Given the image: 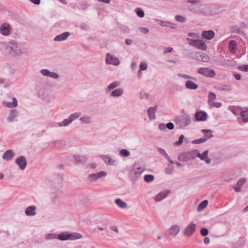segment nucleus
<instances>
[{
  "label": "nucleus",
  "instance_id": "f257e3e1",
  "mask_svg": "<svg viewBox=\"0 0 248 248\" xmlns=\"http://www.w3.org/2000/svg\"><path fill=\"white\" fill-rule=\"evenodd\" d=\"M186 2L189 4L187 6L188 10L192 13L200 16H208L214 14L211 5L201 3L200 0H187Z\"/></svg>",
  "mask_w": 248,
  "mask_h": 248
},
{
  "label": "nucleus",
  "instance_id": "f03ea898",
  "mask_svg": "<svg viewBox=\"0 0 248 248\" xmlns=\"http://www.w3.org/2000/svg\"><path fill=\"white\" fill-rule=\"evenodd\" d=\"M1 46L7 55L15 56L20 55L23 53L20 46L16 41H12L6 43H2Z\"/></svg>",
  "mask_w": 248,
  "mask_h": 248
},
{
  "label": "nucleus",
  "instance_id": "7ed1b4c3",
  "mask_svg": "<svg viewBox=\"0 0 248 248\" xmlns=\"http://www.w3.org/2000/svg\"><path fill=\"white\" fill-rule=\"evenodd\" d=\"M58 239L61 241L75 240L82 238V235L77 232H62L58 234Z\"/></svg>",
  "mask_w": 248,
  "mask_h": 248
},
{
  "label": "nucleus",
  "instance_id": "20e7f679",
  "mask_svg": "<svg viewBox=\"0 0 248 248\" xmlns=\"http://www.w3.org/2000/svg\"><path fill=\"white\" fill-rule=\"evenodd\" d=\"M191 122L190 116L186 114H184L178 117L175 120L176 124L178 125L180 128H183L189 125Z\"/></svg>",
  "mask_w": 248,
  "mask_h": 248
},
{
  "label": "nucleus",
  "instance_id": "39448f33",
  "mask_svg": "<svg viewBox=\"0 0 248 248\" xmlns=\"http://www.w3.org/2000/svg\"><path fill=\"white\" fill-rule=\"evenodd\" d=\"M187 40L189 41V44L190 46L197 47L202 50H206L207 49V46L204 42L199 39H192L187 38Z\"/></svg>",
  "mask_w": 248,
  "mask_h": 248
},
{
  "label": "nucleus",
  "instance_id": "423d86ee",
  "mask_svg": "<svg viewBox=\"0 0 248 248\" xmlns=\"http://www.w3.org/2000/svg\"><path fill=\"white\" fill-rule=\"evenodd\" d=\"M198 73L205 77L214 78L216 76V72L214 70L207 67H201L198 69Z\"/></svg>",
  "mask_w": 248,
  "mask_h": 248
},
{
  "label": "nucleus",
  "instance_id": "0eeeda50",
  "mask_svg": "<svg viewBox=\"0 0 248 248\" xmlns=\"http://www.w3.org/2000/svg\"><path fill=\"white\" fill-rule=\"evenodd\" d=\"M107 174V172L104 171H101L97 173H92L88 176L87 180L90 182H95L98 179L106 176Z\"/></svg>",
  "mask_w": 248,
  "mask_h": 248
},
{
  "label": "nucleus",
  "instance_id": "6e6552de",
  "mask_svg": "<svg viewBox=\"0 0 248 248\" xmlns=\"http://www.w3.org/2000/svg\"><path fill=\"white\" fill-rule=\"evenodd\" d=\"M16 163L21 170H24L26 167L27 161L24 156L21 155L16 159Z\"/></svg>",
  "mask_w": 248,
  "mask_h": 248
},
{
  "label": "nucleus",
  "instance_id": "1a4fd4ad",
  "mask_svg": "<svg viewBox=\"0 0 248 248\" xmlns=\"http://www.w3.org/2000/svg\"><path fill=\"white\" fill-rule=\"evenodd\" d=\"M106 62L108 64H112L115 66H117L120 63V61L117 58L113 57L109 53L107 54Z\"/></svg>",
  "mask_w": 248,
  "mask_h": 248
},
{
  "label": "nucleus",
  "instance_id": "9d476101",
  "mask_svg": "<svg viewBox=\"0 0 248 248\" xmlns=\"http://www.w3.org/2000/svg\"><path fill=\"white\" fill-rule=\"evenodd\" d=\"M196 230V224L192 222L187 225L184 231V234L186 236L191 235Z\"/></svg>",
  "mask_w": 248,
  "mask_h": 248
},
{
  "label": "nucleus",
  "instance_id": "9b49d317",
  "mask_svg": "<svg viewBox=\"0 0 248 248\" xmlns=\"http://www.w3.org/2000/svg\"><path fill=\"white\" fill-rule=\"evenodd\" d=\"M195 118L197 121H206L207 118V114L202 110L196 111L195 113Z\"/></svg>",
  "mask_w": 248,
  "mask_h": 248
},
{
  "label": "nucleus",
  "instance_id": "f8f14e48",
  "mask_svg": "<svg viewBox=\"0 0 248 248\" xmlns=\"http://www.w3.org/2000/svg\"><path fill=\"white\" fill-rule=\"evenodd\" d=\"M40 72L43 75L45 76L52 78L55 79H57L59 77V76L57 73L50 72L49 70L46 69H42Z\"/></svg>",
  "mask_w": 248,
  "mask_h": 248
},
{
  "label": "nucleus",
  "instance_id": "ddd939ff",
  "mask_svg": "<svg viewBox=\"0 0 248 248\" xmlns=\"http://www.w3.org/2000/svg\"><path fill=\"white\" fill-rule=\"evenodd\" d=\"M144 170L143 168L138 166V164L135 163L132 167L131 172L137 176H139Z\"/></svg>",
  "mask_w": 248,
  "mask_h": 248
},
{
  "label": "nucleus",
  "instance_id": "4468645a",
  "mask_svg": "<svg viewBox=\"0 0 248 248\" xmlns=\"http://www.w3.org/2000/svg\"><path fill=\"white\" fill-rule=\"evenodd\" d=\"M202 37L207 40L213 39L215 36V32L212 30L203 31L202 32Z\"/></svg>",
  "mask_w": 248,
  "mask_h": 248
},
{
  "label": "nucleus",
  "instance_id": "2eb2a0df",
  "mask_svg": "<svg viewBox=\"0 0 248 248\" xmlns=\"http://www.w3.org/2000/svg\"><path fill=\"white\" fill-rule=\"evenodd\" d=\"M170 193V190L161 191L158 193L155 197V200L156 202H159L166 198Z\"/></svg>",
  "mask_w": 248,
  "mask_h": 248
},
{
  "label": "nucleus",
  "instance_id": "dca6fc26",
  "mask_svg": "<svg viewBox=\"0 0 248 248\" xmlns=\"http://www.w3.org/2000/svg\"><path fill=\"white\" fill-rule=\"evenodd\" d=\"M37 207L35 205H31L28 207L25 210V214L28 216H33L36 215Z\"/></svg>",
  "mask_w": 248,
  "mask_h": 248
},
{
  "label": "nucleus",
  "instance_id": "f3484780",
  "mask_svg": "<svg viewBox=\"0 0 248 248\" xmlns=\"http://www.w3.org/2000/svg\"><path fill=\"white\" fill-rule=\"evenodd\" d=\"M198 150H194L185 153L187 160H194L197 157Z\"/></svg>",
  "mask_w": 248,
  "mask_h": 248
},
{
  "label": "nucleus",
  "instance_id": "a211bd4d",
  "mask_svg": "<svg viewBox=\"0 0 248 248\" xmlns=\"http://www.w3.org/2000/svg\"><path fill=\"white\" fill-rule=\"evenodd\" d=\"M70 33L68 31H65L59 35H57L54 39L55 41H62L65 40L70 35Z\"/></svg>",
  "mask_w": 248,
  "mask_h": 248
},
{
  "label": "nucleus",
  "instance_id": "6ab92c4d",
  "mask_svg": "<svg viewBox=\"0 0 248 248\" xmlns=\"http://www.w3.org/2000/svg\"><path fill=\"white\" fill-rule=\"evenodd\" d=\"M157 106L152 107L149 108L147 110V113L149 116V118L150 120H154L155 119V113L157 110Z\"/></svg>",
  "mask_w": 248,
  "mask_h": 248
},
{
  "label": "nucleus",
  "instance_id": "aec40b11",
  "mask_svg": "<svg viewBox=\"0 0 248 248\" xmlns=\"http://www.w3.org/2000/svg\"><path fill=\"white\" fill-rule=\"evenodd\" d=\"M0 32L3 35H8L10 33V26L6 23L3 24L0 27Z\"/></svg>",
  "mask_w": 248,
  "mask_h": 248
},
{
  "label": "nucleus",
  "instance_id": "412c9836",
  "mask_svg": "<svg viewBox=\"0 0 248 248\" xmlns=\"http://www.w3.org/2000/svg\"><path fill=\"white\" fill-rule=\"evenodd\" d=\"M180 231V227L177 225H173L169 230V233L171 236H175Z\"/></svg>",
  "mask_w": 248,
  "mask_h": 248
},
{
  "label": "nucleus",
  "instance_id": "4be33fe9",
  "mask_svg": "<svg viewBox=\"0 0 248 248\" xmlns=\"http://www.w3.org/2000/svg\"><path fill=\"white\" fill-rule=\"evenodd\" d=\"M242 108L241 106H229L228 109L230 110L235 115L240 114V112L242 110Z\"/></svg>",
  "mask_w": 248,
  "mask_h": 248
},
{
  "label": "nucleus",
  "instance_id": "5701e85b",
  "mask_svg": "<svg viewBox=\"0 0 248 248\" xmlns=\"http://www.w3.org/2000/svg\"><path fill=\"white\" fill-rule=\"evenodd\" d=\"M240 116L241 117V120L243 123L248 122V108H245V110H242L240 112Z\"/></svg>",
  "mask_w": 248,
  "mask_h": 248
},
{
  "label": "nucleus",
  "instance_id": "b1692460",
  "mask_svg": "<svg viewBox=\"0 0 248 248\" xmlns=\"http://www.w3.org/2000/svg\"><path fill=\"white\" fill-rule=\"evenodd\" d=\"M15 155V154L11 150H7L2 155V158L6 160H11Z\"/></svg>",
  "mask_w": 248,
  "mask_h": 248
},
{
  "label": "nucleus",
  "instance_id": "393cba45",
  "mask_svg": "<svg viewBox=\"0 0 248 248\" xmlns=\"http://www.w3.org/2000/svg\"><path fill=\"white\" fill-rule=\"evenodd\" d=\"M185 87L187 89L196 90L198 88V85L191 80H187L185 83Z\"/></svg>",
  "mask_w": 248,
  "mask_h": 248
},
{
  "label": "nucleus",
  "instance_id": "a878e982",
  "mask_svg": "<svg viewBox=\"0 0 248 248\" xmlns=\"http://www.w3.org/2000/svg\"><path fill=\"white\" fill-rule=\"evenodd\" d=\"M50 144L54 148H60L65 145V141L64 140L53 141Z\"/></svg>",
  "mask_w": 248,
  "mask_h": 248
},
{
  "label": "nucleus",
  "instance_id": "bb28decb",
  "mask_svg": "<svg viewBox=\"0 0 248 248\" xmlns=\"http://www.w3.org/2000/svg\"><path fill=\"white\" fill-rule=\"evenodd\" d=\"M74 158L76 163L82 164L86 162L87 158L85 156L74 155Z\"/></svg>",
  "mask_w": 248,
  "mask_h": 248
},
{
  "label": "nucleus",
  "instance_id": "cd10ccee",
  "mask_svg": "<svg viewBox=\"0 0 248 248\" xmlns=\"http://www.w3.org/2000/svg\"><path fill=\"white\" fill-rule=\"evenodd\" d=\"M197 59L199 61L207 62L209 61L210 58L206 54L204 53H202L198 54Z\"/></svg>",
  "mask_w": 248,
  "mask_h": 248
},
{
  "label": "nucleus",
  "instance_id": "c85d7f7f",
  "mask_svg": "<svg viewBox=\"0 0 248 248\" xmlns=\"http://www.w3.org/2000/svg\"><path fill=\"white\" fill-rule=\"evenodd\" d=\"M102 159L105 161V163L108 165H113L115 160H113L108 155H103L101 156Z\"/></svg>",
  "mask_w": 248,
  "mask_h": 248
},
{
  "label": "nucleus",
  "instance_id": "c756f323",
  "mask_svg": "<svg viewBox=\"0 0 248 248\" xmlns=\"http://www.w3.org/2000/svg\"><path fill=\"white\" fill-rule=\"evenodd\" d=\"M229 48L231 52L234 53L237 49V43L235 40H231L229 43Z\"/></svg>",
  "mask_w": 248,
  "mask_h": 248
},
{
  "label": "nucleus",
  "instance_id": "7c9ffc66",
  "mask_svg": "<svg viewBox=\"0 0 248 248\" xmlns=\"http://www.w3.org/2000/svg\"><path fill=\"white\" fill-rule=\"evenodd\" d=\"M202 132L204 134V138L206 139V141L213 137L212 131L210 129H203L202 130Z\"/></svg>",
  "mask_w": 248,
  "mask_h": 248
},
{
  "label": "nucleus",
  "instance_id": "2f4dec72",
  "mask_svg": "<svg viewBox=\"0 0 248 248\" xmlns=\"http://www.w3.org/2000/svg\"><path fill=\"white\" fill-rule=\"evenodd\" d=\"M119 85V83L116 81L113 82L111 83H110L109 85H108L107 87L106 88L105 91L106 93H109L111 90L115 89L116 87L118 86Z\"/></svg>",
  "mask_w": 248,
  "mask_h": 248
},
{
  "label": "nucleus",
  "instance_id": "473e14b6",
  "mask_svg": "<svg viewBox=\"0 0 248 248\" xmlns=\"http://www.w3.org/2000/svg\"><path fill=\"white\" fill-rule=\"evenodd\" d=\"M17 111L16 109H12L9 114L7 119L9 122H11L16 117Z\"/></svg>",
  "mask_w": 248,
  "mask_h": 248
},
{
  "label": "nucleus",
  "instance_id": "72a5a7b5",
  "mask_svg": "<svg viewBox=\"0 0 248 248\" xmlns=\"http://www.w3.org/2000/svg\"><path fill=\"white\" fill-rule=\"evenodd\" d=\"M123 93V90L121 88H118L113 90L110 93V96L112 97H119L122 95Z\"/></svg>",
  "mask_w": 248,
  "mask_h": 248
},
{
  "label": "nucleus",
  "instance_id": "f704fd0d",
  "mask_svg": "<svg viewBox=\"0 0 248 248\" xmlns=\"http://www.w3.org/2000/svg\"><path fill=\"white\" fill-rule=\"evenodd\" d=\"M208 203V201L207 200L203 201L199 204L197 207V210L198 211H202L207 206Z\"/></svg>",
  "mask_w": 248,
  "mask_h": 248
},
{
  "label": "nucleus",
  "instance_id": "c9c22d12",
  "mask_svg": "<svg viewBox=\"0 0 248 248\" xmlns=\"http://www.w3.org/2000/svg\"><path fill=\"white\" fill-rule=\"evenodd\" d=\"M115 203L120 208H124L127 207V204L126 202H123L120 199H117L115 201Z\"/></svg>",
  "mask_w": 248,
  "mask_h": 248
},
{
  "label": "nucleus",
  "instance_id": "e433bc0d",
  "mask_svg": "<svg viewBox=\"0 0 248 248\" xmlns=\"http://www.w3.org/2000/svg\"><path fill=\"white\" fill-rule=\"evenodd\" d=\"M208 155V151L205 150L202 154H200L198 150L197 157L200 158L201 160H204L207 158Z\"/></svg>",
  "mask_w": 248,
  "mask_h": 248
},
{
  "label": "nucleus",
  "instance_id": "4c0bfd02",
  "mask_svg": "<svg viewBox=\"0 0 248 248\" xmlns=\"http://www.w3.org/2000/svg\"><path fill=\"white\" fill-rule=\"evenodd\" d=\"M217 90L221 91H230L232 90L231 85H223L218 87Z\"/></svg>",
  "mask_w": 248,
  "mask_h": 248
},
{
  "label": "nucleus",
  "instance_id": "58836bf2",
  "mask_svg": "<svg viewBox=\"0 0 248 248\" xmlns=\"http://www.w3.org/2000/svg\"><path fill=\"white\" fill-rule=\"evenodd\" d=\"M72 122L68 118L67 119H64L63 121L59 123L58 125L60 127L67 126L69 125Z\"/></svg>",
  "mask_w": 248,
  "mask_h": 248
},
{
  "label": "nucleus",
  "instance_id": "ea45409f",
  "mask_svg": "<svg viewBox=\"0 0 248 248\" xmlns=\"http://www.w3.org/2000/svg\"><path fill=\"white\" fill-rule=\"evenodd\" d=\"M177 76L179 77H181V78H182L185 79H190L193 80H197V79L195 77H192V76H189V75H186V74L179 73V74H178Z\"/></svg>",
  "mask_w": 248,
  "mask_h": 248
},
{
  "label": "nucleus",
  "instance_id": "a19ab883",
  "mask_svg": "<svg viewBox=\"0 0 248 248\" xmlns=\"http://www.w3.org/2000/svg\"><path fill=\"white\" fill-rule=\"evenodd\" d=\"M216 99V95L213 92H209L208 94V104L213 102Z\"/></svg>",
  "mask_w": 248,
  "mask_h": 248
},
{
  "label": "nucleus",
  "instance_id": "79ce46f5",
  "mask_svg": "<svg viewBox=\"0 0 248 248\" xmlns=\"http://www.w3.org/2000/svg\"><path fill=\"white\" fill-rule=\"evenodd\" d=\"M80 115L81 114L80 112H75L71 114L68 118L70 120L71 122H72L73 121L78 118Z\"/></svg>",
  "mask_w": 248,
  "mask_h": 248
},
{
  "label": "nucleus",
  "instance_id": "37998d69",
  "mask_svg": "<svg viewBox=\"0 0 248 248\" xmlns=\"http://www.w3.org/2000/svg\"><path fill=\"white\" fill-rule=\"evenodd\" d=\"M154 176L152 174H146L144 176V180L147 183H150L154 179Z\"/></svg>",
  "mask_w": 248,
  "mask_h": 248
},
{
  "label": "nucleus",
  "instance_id": "c03bdc74",
  "mask_svg": "<svg viewBox=\"0 0 248 248\" xmlns=\"http://www.w3.org/2000/svg\"><path fill=\"white\" fill-rule=\"evenodd\" d=\"M79 120L83 123L90 124L91 123V118L89 116L80 117Z\"/></svg>",
  "mask_w": 248,
  "mask_h": 248
},
{
  "label": "nucleus",
  "instance_id": "a18cd8bd",
  "mask_svg": "<svg viewBox=\"0 0 248 248\" xmlns=\"http://www.w3.org/2000/svg\"><path fill=\"white\" fill-rule=\"evenodd\" d=\"M58 234L55 233H48L46 235L45 238L46 240L58 239Z\"/></svg>",
  "mask_w": 248,
  "mask_h": 248
},
{
  "label": "nucleus",
  "instance_id": "49530a36",
  "mask_svg": "<svg viewBox=\"0 0 248 248\" xmlns=\"http://www.w3.org/2000/svg\"><path fill=\"white\" fill-rule=\"evenodd\" d=\"M120 155L122 157H127L129 155L130 153L126 149H122L119 152Z\"/></svg>",
  "mask_w": 248,
  "mask_h": 248
},
{
  "label": "nucleus",
  "instance_id": "de8ad7c7",
  "mask_svg": "<svg viewBox=\"0 0 248 248\" xmlns=\"http://www.w3.org/2000/svg\"><path fill=\"white\" fill-rule=\"evenodd\" d=\"M135 12L137 16L140 17H143L145 14L142 9L140 8H137L135 9Z\"/></svg>",
  "mask_w": 248,
  "mask_h": 248
},
{
  "label": "nucleus",
  "instance_id": "09e8293b",
  "mask_svg": "<svg viewBox=\"0 0 248 248\" xmlns=\"http://www.w3.org/2000/svg\"><path fill=\"white\" fill-rule=\"evenodd\" d=\"M164 24V26L169 27L171 29H175L177 28V25L172 22L166 21Z\"/></svg>",
  "mask_w": 248,
  "mask_h": 248
},
{
  "label": "nucleus",
  "instance_id": "8fccbe9b",
  "mask_svg": "<svg viewBox=\"0 0 248 248\" xmlns=\"http://www.w3.org/2000/svg\"><path fill=\"white\" fill-rule=\"evenodd\" d=\"M175 19L180 22L183 23L186 21V18L180 15H177L175 17Z\"/></svg>",
  "mask_w": 248,
  "mask_h": 248
},
{
  "label": "nucleus",
  "instance_id": "3c124183",
  "mask_svg": "<svg viewBox=\"0 0 248 248\" xmlns=\"http://www.w3.org/2000/svg\"><path fill=\"white\" fill-rule=\"evenodd\" d=\"M206 141V139H204V138H200L199 139L193 140L192 141V144H200L203 142Z\"/></svg>",
  "mask_w": 248,
  "mask_h": 248
},
{
  "label": "nucleus",
  "instance_id": "603ef678",
  "mask_svg": "<svg viewBox=\"0 0 248 248\" xmlns=\"http://www.w3.org/2000/svg\"><path fill=\"white\" fill-rule=\"evenodd\" d=\"M184 138V136L183 135H181L179 137L178 140L174 142V145L176 146L180 145L183 142Z\"/></svg>",
  "mask_w": 248,
  "mask_h": 248
},
{
  "label": "nucleus",
  "instance_id": "864d4df0",
  "mask_svg": "<svg viewBox=\"0 0 248 248\" xmlns=\"http://www.w3.org/2000/svg\"><path fill=\"white\" fill-rule=\"evenodd\" d=\"M209 106L212 108H219L222 106V103L220 102H213L209 104Z\"/></svg>",
  "mask_w": 248,
  "mask_h": 248
},
{
  "label": "nucleus",
  "instance_id": "5fc2aeb1",
  "mask_svg": "<svg viewBox=\"0 0 248 248\" xmlns=\"http://www.w3.org/2000/svg\"><path fill=\"white\" fill-rule=\"evenodd\" d=\"M178 159L180 161H183V162L187 161V159L186 158L185 153H183L181 155H179L178 156Z\"/></svg>",
  "mask_w": 248,
  "mask_h": 248
},
{
  "label": "nucleus",
  "instance_id": "6e6d98bb",
  "mask_svg": "<svg viewBox=\"0 0 248 248\" xmlns=\"http://www.w3.org/2000/svg\"><path fill=\"white\" fill-rule=\"evenodd\" d=\"M60 198V196L58 194H53L51 197V201L52 203H55L57 201L58 199Z\"/></svg>",
  "mask_w": 248,
  "mask_h": 248
},
{
  "label": "nucleus",
  "instance_id": "4d7b16f0",
  "mask_svg": "<svg viewBox=\"0 0 248 248\" xmlns=\"http://www.w3.org/2000/svg\"><path fill=\"white\" fill-rule=\"evenodd\" d=\"M209 233V231L207 228H202L201 230V234L203 236H207Z\"/></svg>",
  "mask_w": 248,
  "mask_h": 248
},
{
  "label": "nucleus",
  "instance_id": "13d9d810",
  "mask_svg": "<svg viewBox=\"0 0 248 248\" xmlns=\"http://www.w3.org/2000/svg\"><path fill=\"white\" fill-rule=\"evenodd\" d=\"M157 151L160 154L163 155L165 157L167 156L168 157V154H167V153L166 152L165 150L164 149L160 147H158Z\"/></svg>",
  "mask_w": 248,
  "mask_h": 248
},
{
  "label": "nucleus",
  "instance_id": "bf43d9fd",
  "mask_svg": "<svg viewBox=\"0 0 248 248\" xmlns=\"http://www.w3.org/2000/svg\"><path fill=\"white\" fill-rule=\"evenodd\" d=\"M246 182V179L244 178H240L237 182V185L240 187H242V186Z\"/></svg>",
  "mask_w": 248,
  "mask_h": 248
},
{
  "label": "nucleus",
  "instance_id": "052dcab7",
  "mask_svg": "<svg viewBox=\"0 0 248 248\" xmlns=\"http://www.w3.org/2000/svg\"><path fill=\"white\" fill-rule=\"evenodd\" d=\"M147 68V65L145 62H141L140 64V69L141 71L146 70Z\"/></svg>",
  "mask_w": 248,
  "mask_h": 248
},
{
  "label": "nucleus",
  "instance_id": "680f3d73",
  "mask_svg": "<svg viewBox=\"0 0 248 248\" xmlns=\"http://www.w3.org/2000/svg\"><path fill=\"white\" fill-rule=\"evenodd\" d=\"M238 69L244 72H248V65L246 64L239 66Z\"/></svg>",
  "mask_w": 248,
  "mask_h": 248
},
{
  "label": "nucleus",
  "instance_id": "e2e57ef3",
  "mask_svg": "<svg viewBox=\"0 0 248 248\" xmlns=\"http://www.w3.org/2000/svg\"><path fill=\"white\" fill-rule=\"evenodd\" d=\"M139 30L145 34H147L149 31V30L146 27H140L139 28Z\"/></svg>",
  "mask_w": 248,
  "mask_h": 248
},
{
  "label": "nucleus",
  "instance_id": "0e129e2a",
  "mask_svg": "<svg viewBox=\"0 0 248 248\" xmlns=\"http://www.w3.org/2000/svg\"><path fill=\"white\" fill-rule=\"evenodd\" d=\"M166 128H167L169 130H172L174 129V124L171 122L167 123L166 124Z\"/></svg>",
  "mask_w": 248,
  "mask_h": 248
},
{
  "label": "nucleus",
  "instance_id": "69168bd1",
  "mask_svg": "<svg viewBox=\"0 0 248 248\" xmlns=\"http://www.w3.org/2000/svg\"><path fill=\"white\" fill-rule=\"evenodd\" d=\"M166 128V124H164L161 123L158 124V128L161 131L165 130Z\"/></svg>",
  "mask_w": 248,
  "mask_h": 248
},
{
  "label": "nucleus",
  "instance_id": "338daca9",
  "mask_svg": "<svg viewBox=\"0 0 248 248\" xmlns=\"http://www.w3.org/2000/svg\"><path fill=\"white\" fill-rule=\"evenodd\" d=\"M79 28L82 30H88L89 29L88 26L85 23H82L80 26Z\"/></svg>",
  "mask_w": 248,
  "mask_h": 248
},
{
  "label": "nucleus",
  "instance_id": "774afa93",
  "mask_svg": "<svg viewBox=\"0 0 248 248\" xmlns=\"http://www.w3.org/2000/svg\"><path fill=\"white\" fill-rule=\"evenodd\" d=\"M12 104L13 107H16L17 106V100L16 98H13V101L12 102Z\"/></svg>",
  "mask_w": 248,
  "mask_h": 248
}]
</instances>
